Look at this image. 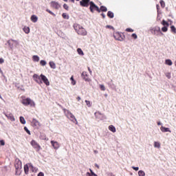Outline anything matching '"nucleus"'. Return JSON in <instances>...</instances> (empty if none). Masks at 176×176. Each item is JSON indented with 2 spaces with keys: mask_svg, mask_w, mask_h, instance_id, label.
<instances>
[{
  "mask_svg": "<svg viewBox=\"0 0 176 176\" xmlns=\"http://www.w3.org/2000/svg\"><path fill=\"white\" fill-rule=\"evenodd\" d=\"M113 37L116 41H120V42H122V41H124V38H125L124 34L119 32H114Z\"/></svg>",
  "mask_w": 176,
  "mask_h": 176,
  "instance_id": "4",
  "label": "nucleus"
},
{
  "mask_svg": "<svg viewBox=\"0 0 176 176\" xmlns=\"http://www.w3.org/2000/svg\"><path fill=\"white\" fill-rule=\"evenodd\" d=\"M51 6H52V8H54V9L58 10V9H60L61 6H60L58 2L52 1L51 2Z\"/></svg>",
  "mask_w": 176,
  "mask_h": 176,
  "instance_id": "14",
  "label": "nucleus"
},
{
  "mask_svg": "<svg viewBox=\"0 0 176 176\" xmlns=\"http://www.w3.org/2000/svg\"><path fill=\"white\" fill-rule=\"evenodd\" d=\"M107 85L109 89L111 90H115L116 91V85L113 82V80L111 79L110 81L107 82Z\"/></svg>",
  "mask_w": 176,
  "mask_h": 176,
  "instance_id": "12",
  "label": "nucleus"
},
{
  "mask_svg": "<svg viewBox=\"0 0 176 176\" xmlns=\"http://www.w3.org/2000/svg\"><path fill=\"white\" fill-rule=\"evenodd\" d=\"M101 12H107L108 11V8H107L106 6H101L100 8H99Z\"/></svg>",
  "mask_w": 176,
  "mask_h": 176,
  "instance_id": "24",
  "label": "nucleus"
},
{
  "mask_svg": "<svg viewBox=\"0 0 176 176\" xmlns=\"http://www.w3.org/2000/svg\"><path fill=\"white\" fill-rule=\"evenodd\" d=\"M126 32H134V30L132 28H128L126 29Z\"/></svg>",
  "mask_w": 176,
  "mask_h": 176,
  "instance_id": "42",
  "label": "nucleus"
},
{
  "mask_svg": "<svg viewBox=\"0 0 176 176\" xmlns=\"http://www.w3.org/2000/svg\"><path fill=\"white\" fill-rule=\"evenodd\" d=\"M133 170H135V171H138L140 170V168L138 166H132Z\"/></svg>",
  "mask_w": 176,
  "mask_h": 176,
  "instance_id": "46",
  "label": "nucleus"
},
{
  "mask_svg": "<svg viewBox=\"0 0 176 176\" xmlns=\"http://www.w3.org/2000/svg\"><path fill=\"white\" fill-rule=\"evenodd\" d=\"M67 118L69 119L73 123H76V124H78V120H76V118H75V116L71 113V111L67 110L65 113Z\"/></svg>",
  "mask_w": 176,
  "mask_h": 176,
  "instance_id": "6",
  "label": "nucleus"
},
{
  "mask_svg": "<svg viewBox=\"0 0 176 176\" xmlns=\"http://www.w3.org/2000/svg\"><path fill=\"white\" fill-rule=\"evenodd\" d=\"M21 102L23 105H25V107H28V105H30V107H35V102H34V100H31L30 98L23 99Z\"/></svg>",
  "mask_w": 176,
  "mask_h": 176,
  "instance_id": "3",
  "label": "nucleus"
},
{
  "mask_svg": "<svg viewBox=\"0 0 176 176\" xmlns=\"http://www.w3.org/2000/svg\"><path fill=\"white\" fill-rule=\"evenodd\" d=\"M29 166L31 167V168H34V165H32V164H29Z\"/></svg>",
  "mask_w": 176,
  "mask_h": 176,
  "instance_id": "55",
  "label": "nucleus"
},
{
  "mask_svg": "<svg viewBox=\"0 0 176 176\" xmlns=\"http://www.w3.org/2000/svg\"><path fill=\"white\" fill-rule=\"evenodd\" d=\"M23 31L25 34H30V28L28 27H24Z\"/></svg>",
  "mask_w": 176,
  "mask_h": 176,
  "instance_id": "31",
  "label": "nucleus"
},
{
  "mask_svg": "<svg viewBox=\"0 0 176 176\" xmlns=\"http://www.w3.org/2000/svg\"><path fill=\"white\" fill-rule=\"evenodd\" d=\"M19 120H20V122H21L22 124H25L26 122H25V118H24V117L20 116V117H19Z\"/></svg>",
  "mask_w": 176,
  "mask_h": 176,
  "instance_id": "27",
  "label": "nucleus"
},
{
  "mask_svg": "<svg viewBox=\"0 0 176 176\" xmlns=\"http://www.w3.org/2000/svg\"><path fill=\"white\" fill-rule=\"evenodd\" d=\"M37 170H38V168H35V167L32 168V173H36Z\"/></svg>",
  "mask_w": 176,
  "mask_h": 176,
  "instance_id": "48",
  "label": "nucleus"
},
{
  "mask_svg": "<svg viewBox=\"0 0 176 176\" xmlns=\"http://www.w3.org/2000/svg\"><path fill=\"white\" fill-rule=\"evenodd\" d=\"M32 124H34V126H41V123L38 122V121L35 119V118H33L32 119Z\"/></svg>",
  "mask_w": 176,
  "mask_h": 176,
  "instance_id": "17",
  "label": "nucleus"
},
{
  "mask_svg": "<svg viewBox=\"0 0 176 176\" xmlns=\"http://www.w3.org/2000/svg\"><path fill=\"white\" fill-rule=\"evenodd\" d=\"M89 10L91 13H94V10H96L98 13H100V8L93 1L89 3Z\"/></svg>",
  "mask_w": 176,
  "mask_h": 176,
  "instance_id": "5",
  "label": "nucleus"
},
{
  "mask_svg": "<svg viewBox=\"0 0 176 176\" xmlns=\"http://www.w3.org/2000/svg\"><path fill=\"white\" fill-rule=\"evenodd\" d=\"M72 3H75V0H70Z\"/></svg>",
  "mask_w": 176,
  "mask_h": 176,
  "instance_id": "63",
  "label": "nucleus"
},
{
  "mask_svg": "<svg viewBox=\"0 0 176 176\" xmlns=\"http://www.w3.org/2000/svg\"><path fill=\"white\" fill-rule=\"evenodd\" d=\"M170 32H173V34H176V28L173 25L170 26Z\"/></svg>",
  "mask_w": 176,
  "mask_h": 176,
  "instance_id": "30",
  "label": "nucleus"
},
{
  "mask_svg": "<svg viewBox=\"0 0 176 176\" xmlns=\"http://www.w3.org/2000/svg\"><path fill=\"white\" fill-rule=\"evenodd\" d=\"M37 176H45V173H43V172H40L38 173Z\"/></svg>",
  "mask_w": 176,
  "mask_h": 176,
  "instance_id": "49",
  "label": "nucleus"
},
{
  "mask_svg": "<svg viewBox=\"0 0 176 176\" xmlns=\"http://www.w3.org/2000/svg\"><path fill=\"white\" fill-rule=\"evenodd\" d=\"M70 80H75L74 79V76H72L71 78H70Z\"/></svg>",
  "mask_w": 176,
  "mask_h": 176,
  "instance_id": "60",
  "label": "nucleus"
},
{
  "mask_svg": "<svg viewBox=\"0 0 176 176\" xmlns=\"http://www.w3.org/2000/svg\"><path fill=\"white\" fill-rule=\"evenodd\" d=\"M165 64L169 66L173 65V61L170 59H166L165 60Z\"/></svg>",
  "mask_w": 176,
  "mask_h": 176,
  "instance_id": "26",
  "label": "nucleus"
},
{
  "mask_svg": "<svg viewBox=\"0 0 176 176\" xmlns=\"http://www.w3.org/2000/svg\"><path fill=\"white\" fill-rule=\"evenodd\" d=\"M162 32H167L168 31V26H164L162 28Z\"/></svg>",
  "mask_w": 176,
  "mask_h": 176,
  "instance_id": "33",
  "label": "nucleus"
},
{
  "mask_svg": "<svg viewBox=\"0 0 176 176\" xmlns=\"http://www.w3.org/2000/svg\"><path fill=\"white\" fill-rule=\"evenodd\" d=\"M89 170H90V174H91V176H94L96 173H94V171H93V170H91V169H89Z\"/></svg>",
  "mask_w": 176,
  "mask_h": 176,
  "instance_id": "51",
  "label": "nucleus"
},
{
  "mask_svg": "<svg viewBox=\"0 0 176 176\" xmlns=\"http://www.w3.org/2000/svg\"><path fill=\"white\" fill-rule=\"evenodd\" d=\"M77 100H78V101H80V96H78Z\"/></svg>",
  "mask_w": 176,
  "mask_h": 176,
  "instance_id": "59",
  "label": "nucleus"
},
{
  "mask_svg": "<svg viewBox=\"0 0 176 176\" xmlns=\"http://www.w3.org/2000/svg\"><path fill=\"white\" fill-rule=\"evenodd\" d=\"M75 30L76 31L77 34H78V35H82L83 36L87 35L86 29L83 28V27L80 25H78V29L75 28Z\"/></svg>",
  "mask_w": 176,
  "mask_h": 176,
  "instance_id": "7",
  "label": "nucleus"
},
{
  "mask_svg": "<svg viewBox=\"0 0 176 176\" xmlns=\"http://www.w3.org/2000/svg\"><path fill=\"white\" fill-rule=\"evenodd\" d=\"M160 3L162 8H164V6H166L164 1H163V0H160Z\"/></svg>",
  "mask_w": 176,
  "mask_h": 176,
  "instance_id": "40",
  "label": "nucleus"
},
{
  "mask_svg": "<svg viewBox=\"0 0 176 176\" xmlns=\"http://www.w3.org/2000/svg\"><path fill=\"white\" fill-rule=\"evenodd\" d=\"M109 130L112 133H116V128L113 125H109Z\"/></svg>",
  "mask_w": 176,
  "mask_h": 176,
  "instance_id": "20",
  "label": "nucleus"
},
{
  "mask_svg": "<svg viewBox=\"0 0 176 176\" xmlns=\"http://www.w3.org/2000/svg\"><path fill=\"white\" fill-rule=\"evenodd\" d=\"M161 124H162V122H157V125H158V126H160Z\"/></svg>",
  "mask_w": 176,
  "mask_h": 176,
  "instance_id": "62",
  "label": "nucleus"
},
{
  "mask_svg": "<svg viewBox=\"0 0 176 176\" xmlns=\"http://www.w3.org/2000/svg\"><path fill=\"white\" fill-rule=\"evenodd\" d=\"M138 174L139 176H145V172L144 170H139Z\"/></svg>",
  "mask_w": 176,
  "mask_h": 176,
  "instance_id": "36",
  "label": "nucleus"
},
{
  "mask_svg": "<svg viewBox=\"0 0 176 176\" xmlns=\"http://www.w3.org/2000/svg\"><path fill=\"white\" fill-rule=\"evenodd\" d=\"M166 76L168 79H170V78H171V75L170 74V73H166Z\"/></svg>",
  "mask_w": 176,
  "mask_h": 176,
  "instance_id": "47",
  "label": "nucleus"
},
{
  "mask_svg": "<svg viewBox=\"0 0 176 176\" xmlns=\"http://www.w3.org/2000/svg\"><path fill=\"white\" fill-rule=\"evenodd\" d=\"M107 16L109 19H113V17H115V14H113L112 11H108Z\"/></svg>",
  "mask_w": 176,
  "mask_h": 176,
  "instance_id": "18",
  "label": "nucleus"
},
{
  "mask_svg": "<svg viewBox=\"0 0 176 176\" xmlns=\"http://www.w3.org/2000/svg\"><path fill=\"white\" fill-rule=\"evenodd\" d=\"M156 8H157V10H159V8H160L159 4H157V5L156 6Z\"/></svg>",
  "mask_w": 176,
  "mask_h": 176,
  "instance_id": "61",
  "label": "nucleus"
},
{
  "mask_svg": "<svg viewBox=\"0 0 176 176\" xmlns=\"http://www.w3.org/2000/svg\"><path fill=\"white\" fill-rule=\"evenodd\" d=\"M160 130L161 131H162V133H171V130H170V128H167L163 126H161Z\"/></svg>",
  "mask_w": 176,
  "mask_h": 176,
  "instance_id": "16",
  "label": "nucleus"
},
{
  "mask_svg": "<svg viewBox=\"0 0 176 176\" xmlns=\"http://www.w3.org/2000/svg\"><path fill=\"white\" fill-rule=\"evenodd\" d=\"M149 31L152 34V35H155V36H163V35H164V34L162 32V30H160V27L159 26L150 28Z\"/></svg>",
  "mask_w": 176,
  "mask_h": 176,
  "instance_id": "2",
  "label": "nucleus"
},
{
  "mask_svg": "<svg viewBox=\"0 0 176 176\" xmlns=\"http://www.w3.org/2000/svg\"><path fill=\"white\" fill-rule=\"evenodd\" d=\"M51 144H52L53 148H54L55 149H58V148H60V144H58V142H57L54 140H52Z\"/></svg>",
  "mask_w": 176,
  "mask_h": 176,
  "instance_id": "15",
  "label": "nucleus"
},
{
  "mask_svg": "<svg viewBox=\"0 0 176 176\" xmlns=\"http://www.w3.org/2000/svg\"><path fill=\"white\" fill-rule=\"evenodd\" d=\"M0 74H1V75H3V72H2V69H1V67H0Z\"/></svg>",
  "mask_w": 176,
  "mask_h": 176,
  "instance_id": "56",
  "label": "nucleus"
},
{
  "mask_svg": "<svg viewBox=\"0 0 176 176\" xmlns=\"http://www.w3.org/2000/svg\"><path fill=\"white\" fill-rule=\"evenodd\" d=\"M154 148H157L159 149L160 148V143L158 142H155Z\"/></svg>",
  "mask_w": 176,
  "mask_h": 176,
  "instance_id": "32",
  "label": "nucleus"
},
{
  "mask_svg": "<svg viewBox=\"0 0 176 176\" xmlns=\"http://www.w3.org/2000/svg\"><path fill=\"white\" fill-rule=\"evenodd\" d=\"M90 2H91L90 0H81L80 1V5L82 8H89V6L90 5Z\"/></svg>",
  "mask_w": 176,
  "mask_h": 176,
  "instance_id": "11",
  "label": "nucleus"
},
{
  "mask_svg": "<svg viewBox=\"0 0 176 176\" xmlns=\"http://www.w3.org/2000/svg\"><path fill=\"white\" fill-rule=\"evenodd\" d=\"M23 130H25L27 134L31 135V131L28 130V128L27 126H24Z\"/></svg>",
  "mask_w": 176,
  "mask_h": 176,
  "instance_id": "35",
  "label": "nucleus"
},
{
  "mask_svg": "<svg viewBox=\"0 0 176 176\" xmlns=\"http://www.w3.org/2000/svg\"><path fill=\"white\" fill-rule=\"evenodd\" d=\"M33 80L36 83H38V85H42L43 82L41 80V75H38L37 74H34L32 76Z\"/></svg>",
  "mask_w": 176,
  "mask_h": 176,
  "instance_id": "8",
  "label": "nucleus"
},
{
  "mask_svg": "<svg viewBox=\"0 0 176 176\" xmlns=\"http://www.w3.org/2000/svg\"><path fill=\"white\" fill-rule=\"evenodd\" d=\"M81 76L83 78V79H85V80H87L86 78H85V72L82 73Z\"/></svg>",
  "mask_w": 176,
  "mask_h": 176,
  "instance_id": "53",
  "label": "nucleus"
},
{
  "mask_svg": "<svg viewBox=\"0 0 176 176\" xmlns=\"http://www.w3.org/2000/svg\"><path fill=\"white\" fill-rule=\"evenodd\" d=\"M14 167L15 175H21V168H23V164L21 162V160H20L19 158H16L15 160Z\"/></svg>",
  "mask_w": 176,
  "mask_h": 176,
  "instance_id": "1",
  "label": "nucleus"
},
{
  "mask_svg": "<svg viewBox=\"0 0 176 176\" xmlns=\"http://www.w3.org/2000/svg\"><path fill=\"white\" fill-rule=\"evenodd\" d=\"M32 146H33V148L38 151H41V145H39V144H38V142H36V141L32 140L30 142Z\"/></svg>",
  "mask_w": 176,
  "mask_h": 176,
  "instance_id": "9",
  "label": "nucleus"
},
{
  "mask_svg": "<svg viewBox=\"0 0 176 176\" xmlns=\"http://www.w3.org/2000/svg\"><path fill=\"white\" fill-rule=\"evenodd\" d=\"M46 12H47V13H50V14H52V16H53L54 17H56V14H54L53 12H52V10L47 9Z\"/></svg>",
  "mask_w": 176,
  "mask_h": 176,
  "instance_id": "37",
  "label": "nucleus"
},
{
  "mask_svg": "<svg viewBox=\"0 0 176 176\" xmlns=\"http://www.w3.org/2000/svg\"><path fill=\"white\" fill-rule=\"evenodd\" d=\"M100 89L102 91H105V86L104 85H100Z\"/></svg>",
  "mask_w": 176,
  "mask_h": 176,
  "instance_id": "41",
  "label": "nucleus"
},
{
  "mask_svg": "<svg viewBox=\"0 0 176 176\" xmlns=\"http://www.w3.org/2000/svg\"><path fill=\"white\" fill-rule=\"evenodd\" d=\"M49 64H50V68H52V69H56V63H54V62L50 61Z\"/></svg>",
  "mask_w": 176,
  "mask_h": 176,
  "instance_id": "23",
  "label": "nucleus"
},
{
  "mask_svg": "<svg viewBox=\"0 0 176 176\" xmlns=\"http://www.w3.org/2000/svg\"><path fill=\"white\" fill-rule=\"evenodd\" d=\"M0 145L1 146H4V145H5V140H0Z\"/></svg>",
  "mask_w": 176,
  "mask_h": 176,
  "instance_id": "45",
  "label": "nucleus"
},
{
  "mask_svg": "<svg viewBox=\"0 0 176 176\" xmlns=\"http://www.w3.org/2000/svg\"><path fill=\"white\" fill-rule=\"evenodd\" d=\"M106 28H109L110 30H113V31H115V28L111 25H106Z\"/></svg>",
  "mask_w": 176,
  "mask_h": 176,
  "instance_id": "39",
  "label": "nucleus"
},
{
  "mask_svg": "<svg viewBox=\"0 0 176 176\" xmlns=\"http://www.w3.org/2000/svg\"><path fill=\"white\" fill-rule=\"evenodd\" d=\"M63 8L65 9V10H69V6L66 3L63 4Z\"/></svg>",
  "mask_w": 176,
  "mask_h": 176,
  "instance_id": "38",
  "label": "nucleus"
},
{
  "mask_svg": "<svg viewBox=\"0 0 176 176\" xmlns=\"http://www.w3.org/2000/svg\"><path fill=\"white\" fill-rule=\"evenodd\" d=\"M4 115L5 116H6V118H8V119H10L11 122H14V120H16L14 116H13V114H12V113H4Z\"/></svg>",
  "mask_w": 176,
  "mask_h": 176,
  "instance_id": "13",
  "label": "nucleus"
},
{
  "mask_svg": "<svg viewBox=\"0 0 176 176\" xmlns=\"http://www.w3.org/2000/svg\"><path fill=\"white\" fill-rule=\"evenodd\" d=\"M131 36L132 38H133V39H137V38H138V36H137V34L135 33H133Z\"/></svg>",
  "mask_w": 176,
  "mask_h": 176,
  "instance_id": "44",
  "label": "nucleus"
},
{
  "mask_svg": "<svg viewBox=\"0 0 176 176\" xmlns=\"http://www.w3.org/2000/svg\"><path fill=\"white\" fill-rule=\"evenodd\" d=\"M162 25H164V27H169L170 26V23H168V22H167L166 20L163 19L161 22Z\"/></svg>",
  "mask_w": 176,
  "mask_h": 176,
  "instance_id": "22",
  "label": "nucleus"
},
{
  "mask_svg": "<svg viewBox=\"0 0 176 176\" xmlns=\"http://www.w3.org/2000/svg\"><path fill=\"white\" fill-rule=\"evenodd\" d=\"M86 105H87L89 107H91V103L89 100H85Z\"/></svg>",
  "mask_w": 176,
  "mask_h": 176,
  "instance_id": "43",
  "label": "nucleus"
},
{
  "mask_svg": "<svg viewBox=\"0 0 176 176\" xmlns=\"http://www.w3.org/2000/svg\"><path fill=\"white\" fill-rule=\"evenodd\" d=\"M72 85H73V86H75V85H76V81H75V80H73L72 81Z\"/></svg>",
  "mask_w": 176,
  "mask_h": 176,
  "instance_id": "52",
  "label": "nucleus"
},
{
  "mask_svg": "<svg viewBox=\"0 0 176 176\" xmlns=\"http://www.w3.org/2000/svg\"><path fill=\"white\" fill-rule=\"evenodd\" d=\"M93 176H98V175H97V174L95 173Z\"/></svg>",
  "mask_w": 176,
  "mask_h": 176,
  "instance_id": "64",
  "label": "nucleus"
},
{
  "mask_svg": "<svg viewBox=\"0 0 176 176\" xmlns=\"http://www.w3.org/2000/svg\"><path fill=\"white\" fill-rule=\"evenodd\" d=\"M32 60H33V61L38 63V61H39V56L38 55H34L32 56Z\"/></svg>",
  "mask_w": 176,
  "mask_h": 176,
  "instance_id": "25",
  "label": "nucleus"
},
{
  "mask_svg": "<svg viewBox=\"0 0 176 176\" xmlns=\"http://www.w3.org/2000/svg\"><path fill=\"white\" fill-rule=\"evenodd\" d=\"M101 16H102V17L103 19H105V17H106L105 14H104V13H102V14H101Z\"/></svg>",
  "mask_w": 176,
  "mask_h": 176,
  "instance_id": "54",
  "label": "nucleus"
},
{
  "mask_svg": "<svg viewBox=\"0 0 176 176\" xmlns=\"http://www.w3.org/2000/svg\"><path fill=\"white\" fill-rule=\"evenodd\" d=\"M41 82L44 83L46 86H50V82H49V79H47V77L43 74H41Z\"/></svg>",
  "mask_w": 176,
  "mask_h": 176,
  "instance_id": "10",
  "label": "nucleus"
},
{
  "mask_svg": "<svg viewBox=\"0 0 176 176\" xmlns=\"http://www.w3.org/2000/svg\"><path fill=\"white\" fill-rule=\"evenodd\" d=\"M5 63V60L3 58H0V64H3Z\"/></svg>",
  "mask_w": 176,
  "mask_h": 176,
  "instance_id": "50",
  "label": "nucleus"
},
{
  "mask_svg": "<svg viewBox=\"0 0 176 176\" xmlns=\"http://www.w3.org/2000/svg\"><path fill=\"white\" fill-rule=\"evenodd\" d=\"M88 71L90 74H91V69H90V67H88Z\"/></svg>",
  "mask_w": 176,
  "mask_h": 176,
  "instance_id": "57",
  "label": "nucleus"
},
{
  "mask_svg": "<svg viewBox=\"0 0 176 176\" xmlns=\"http://www.w3.org/2000/svg\"><path fill=\"white\" fill-rule=\"evenodd\" d=\"M40 64H41V65H42V67H45V65H46V64H47V63L45 60H41L40 61Z\"/></svg>",
  "mask_w": 176,
  "mask_h": 176,
  "instance_id": "34",
  "label": "nucleus"
},
{
  "mask_svg": "<svg viewBox=\"0 0 176 176\" xmlns=\"http://www.w3.org/2000/svg\"><path fill=\"white\" fill-rule=\"evenodd\" d=\"M95 166H96L97 168H100V166H98V164H95Z\"/></svg>",
  "mask_w": 176,
  "mask_h": 176,
  "instance_id": "58",
  "label": "nucleus"
},
{
  "mask_svg": "<svg viewBox=\"0 0 176 176\" xmlns=\"http://www.w3.org/2000/svg\"><path fill=\"white\" fill-rule=\"evenodd\" d=\"M77 53L80 55V56H84L85 53H83V50H82V49L80 48H78L77 49Z\"/></svg>",
  "mask_w": 176,
  "mask_h": 176,
  "instance_id": "29",
  "label": "nucleus"
},
{
  "mask_svg": "<svg viewBox=\"0 0 176 176\" xmlns=\"http://www.w3.org/2000/svg\"><path fill=\"white\" fill-rule=\"evenodd\" d=\"M31 21H32V23H36V21H38V16H36V15L35 14L32 15Z\"/></svg>",
  "mask_w": 176,
  "mask_h": 176,
  "instance_id": "19",
  "label": "nucleus"
},
{
  "mask_svg": "<svg viewBox=\"0 0 176 176\" xmlns=\"http://www.w3.org/2000/svg\"><path fill=\"white\" fill-rule=\"evenodd\" d=\"M24 171L25 174H26V175H28V173L30 171V167L28 166V164H25L24 166Z\"/></svg>",
  "mask_w": 176,
  "mask_h": 176,
  "instance_id": "21",
  "label": "nucleus"
},
{
  "mask_svg": "<svg viewBox=\"0 0 176 176\" xmlns=\"http://www.w3.org/2000/svg\"><path fill=\"white\" fill-rule=\"evenodd\" d=\"M62 17H63V19H65V20H69V15L67 14V13L63 12L62 14Z\"/></svg>",
  "mask_w": 176,
  "mask_h": 176,
  "instance_id": "28",
  "label": "nucleus"
}]
</instances>
